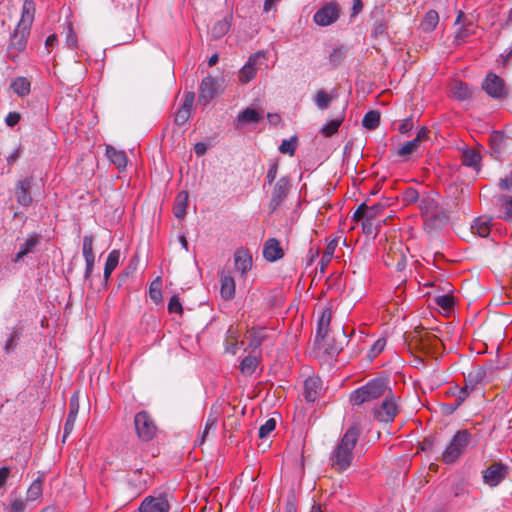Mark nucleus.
<instances>
[{
  "instance_id": "nucleus-43",
  "label": "nucleus",
  "mask_w": 512,
  "mask_h": 512,
  "mask_svg": "<svg viewBox=\"0 0 512 512\" xmlns=\"http://www.w3.org/2000/svg\"><path fill=\"white\" fill-rule=\"evenodd\" d=\"M436 304L445 311H449L454 305V299L451 295L445 294L435 298Z\"/></svg>"
},
{
  "instance_id": "nucleus-1",
  "label": "nucleus",
  "mask_w": 512,
  "mask_h": 512,
  "mask_svg": "<svg viewBox=\"0 0 512 512\" xmlns=\"http://www.w3.org/2000/svg\"><path fill=\"white\" fill-rule=\"evenodd\" d=\"M359 435L360 430L356 425L349 427L343 434L330 456V464L334 470L343 472L350 467Z\"/></svg>"
},
{
  "instance_id": "nucleus-42",
  "label": "nucleus",
  "mask_w": 512,
  "mask_h": 512,
  "mask_svg": "<svg viewBox=\"0 0 512 512\" xmlns=\"http://www.w3.org/2000/svg\"><path fill=\"white\" fill-rule=\"evenodd\" d=\"M276 428V421L273 418L268 419L260 428H259V438L265 439L267 438Z\"/></svg>"
},
{
  "instance_id": "nucleus-26",
  "label": "nucleus",
  "mask_w": 512,
  "mask_h": 512,
  "mask_svg": "<svg viewBox=\"0 0 512 512\" xmlns=\"http://www.w3.org/2000/svg\"><path fill=\"white\" fill-rule=\"evenodd\" d=\"M188 206V193L186 191H180L174 203V215L178 219H183L186 215V210Z\"/></svg>"
},
{
  "instance_id": "nucleus-3",
  "label": "nucleus",
  "mask_w": 512,
  "mask_h": 512,
  "mask_svg": "<svg viewBox=\"0 0 512 512\" xmlns=\"http://www.w3.org/2000/svg\"><path fill=\"white\" fill-rule=\"evenodd\" d=\"M389 390L388 383L383 379H374L356 389L350 395L352 405H361L385 395Z\"/></svg>"
},
{
  "instance_id": "nucleus-24",
  "label": "nucleus",
  "mask_w": 512,
  "mask_h": 512,
  "mask_svg": "<svg viewBox=\"0 0 512 512\" xmlns=\"http://www.w3.org/2000/svg\"><path fill=\"white\" fill-rule=\"evenodd\" d=\"M106 155L118 169H124L126 167L127 156L124 151L117 150L112 146H107Z\"/></svg>"
},
{
  "instance_id": "nucleus-6",
  "label": "nucleus",
  "mask_w": 512,
  "mask_h": 512,
  "mask_svg": "<svg viewBox=\"0 0 512 512\" xmlns=\"http://www.w3.org/2000/svg\"><path fill=\"white\" fill-rule=\"evenodd\" d=\"M398 400L394 395H386L385 400L374 411L376 419L385 423L392 422L400 410Z\"/></svg>"
},
{
  "instance_id": "nucleus-10",
  "label": "nucleus",
  "mask_w": 512,
  "mask_h": 512,
  "mask_svg": "<svg viewBox=\"0 0 512 512\" xmlns=\"http://www.w3.org/2000/svg\"><path fill=\"white\" fill-rule=\"evenodd\" d=\"M419 208L425 221H436L441 215V210L438 206L436 195L427 194L421 197Z\"/></svg>"
},
{
  "instance_id": "nucleus-59",
  "label": "nucleus",
  "mask_w": 512,
  "mask_h": 512,
  "mask_svg": "<svg viewBox=\"0 0 512 512\" xmlns=\"http://www.w3.org/2000/svg\"><path fill=\"white\" fill-rule=\"evenodd\" d=\"M217 422H218V414L210 413L206 420L204 429H206L208 431H210L211 429H214L217 425Z\"/></svg>"
},
{
  "instance_id": "nucleus-62",
  "label": "nucleus",
  "mask_w": 512,
  "mask_h": 512,
  "mask_svg": "<svg viewBox=\"0 0 512 512\" xmlns=\"http://www.w3.org/2000/svg\"><path fill=\"white\" fill-rule=\"evenodd\" d=\"M429 130L426 127H422L417 132V136L414 138L415 140H418V143L421 144L422 142L428 140Z\"/></svg>"
},
{
  "instance_id": "nucleus-40",
  "label": "nucleus",
  "mask_w": 512,
  "mask_h": 512,
  "mask_svg": "<svg viewBox=\"0 0 512 512\" xmlns=\"http://www.w3.org/2000/svg\"><path fill=\"white\" fill-rule=\"evenodd\" d=\"M315 104L316 106L321 109L325 110L329 107L332 96L329 95L325 90H319L315 95Z\"/></svg>"
},
{
  "instance_id": "nucleus-45",
  "label": "nucleus",
  "mask_w": 512,
  "mask_h": 512,
  "mask_svg": "<svg viewBox=\"0 0 512 512\" xmlns=\"http://www.w3.org/2000/svg\"><path fill=\"white\" fill-rule=\"evenodd\" d=\"M249 337H250V345L256 348L261 345V343L265 337V330L264 329L251 330V331H249Z\"/></svg>"
},
{
  "instance_id": "nucleus-17",
  "label": "nucleus",
  "mask_w": 512,
  "mask_h": 512,
  "mask_svg": "<svg viewBox=\"0 0 512 512\" xmlns=\"http://www.w3.org/2000/svg\"><path fill=\"white\" fill-rule=\"evenodd\" d=\"M220 294L223 299L231 300L235 296L236 284L230 273L222 271L220 273Z\"/></svg>"
},
{
  "instance_id": "nucleus-9",
  "label": "nucleus",
  "mask_w": 512,
  "mask_h": 512,
  "mask_svg": "<svg viewBox=\"0 0 512 512\" xmlns=\"http://www.w3.org/2000/svg\"><path fill=\"white\" fill-rule=\"evenodd\" d=\"M340 14L339 5L336 2H329L321 7L314 14V22L319 26H328L334 23Z\"/></svg>"
},
{
  "instance_id": "nucleus-41",
  "label": "nucleus",
  "mask_w": 512,
  "mask_h": 512,
  "mask_svg": "<svg viewBox=\"0 0 512 512\" xmlns=\"http://www.w3.org/2000/svg\"><path fill=\"white\" fill-rule=\"evenodd\" d=\"M503 219L512 221V196H503L500 198Z\"/></svg>"
},
{
  "instance_id": "nucleus-56",
  "label": "nucleus",
  "mask_w": 512,
  "mask_h": 512,
  "mask_svg": "<svg viewBox=\"0 0 512 512\" xmlns=\"http://www.w3.org/2000/svg\"><path fill=\"white\" fill-rule=\"evenodd\" d=\"M21 116L17 112H9L5 118V123L9 127H14L19 123Z\"/></svg>"
},
{
  "instance_id": "nucleus-36",
  "label": "nucleus",
  "mask_w": 512,
  "mask_h": 512,
  "mask_svg": "<svg viewBox=\"0 0 512 512\" xmlns=\"http://www.w3.org/2000/svg\"><path fill=\"white\" fill-rule=\"evenodd\" d=\"M78 409H79L78 403L74 400H71L70 411H69V414L67 416V419H66V422L64 425V436L68 435L73 430V427H74V424L76 421V417L78 414Z\"/></svg>"
},
{
  "instance_id": "nucleus-55",
  "label": "nucleus",
  "mask_w": 512,
  "mask_h": 512,
  "mask_svg": "<svg viewBox=\"0 0 512 512\" xmlns=\"http://www.w3.org/2000/svg\"><path fill=\"white\" fill-rule=\"evenodd\" d=\"M470 33V30L468 27H461L455 34V42L457 44H461L466 41Z\"/></svg>"
},
{
  "instance_id": "nucleus-52",
  "label": "nucleus",
  "mask_w": 512,
  "mask_h": 512,
  "mask_svg": "<svg viewBox=\"0 0 512 512\" xmlns=\"http://www.w3.org/2000/svg\"><path fill=\"white\" fill-rule=\"evenodd\" d=\"M191 112H189L187 109H179L175 114V122L178 125L185 124L188 119L190 118Z\"/></svg>"
},
{
  "instance_id": "nucleus-54",
  "label": "nucleus",
  "mask_w": 512,
  "mask_h": 512,
  "mask_svg": "<svg viewBox=\"0 0 512 512\" xmlns=\"http://www.w3.org/2000/svg\"><path fill=\"white\" fill-rule=\"evenodd\" d=\"M353 218L356 221H360L363 219H366L367 221H369L370 219H368L367 205L364 203L361 204L358 207V209L354 212Z\"/></svg>"
},
{
  "instance_id": "nucleus-44",
  "label": "nucleus",
  "mask_w": 512,
  "mask_h": 512,
  "mask_svg": "<svg viewBox=\"0 0 512 512\" xmlns=\"http://www.w3.org/2000/svg\"><path fill=\"white\" fill-rule=\"evenodd\" d=\"M336 247L337 242L335 240L328 243L321 257L322 265H326L332 260Z\"/></svg>"
},
{
  "instance_id": "nucleus-50",
  "label": "nucleus",
  "mask_w": 512,
  "mask_h": 512,
  "mask_svg": "<svg viewBox=\"0 0 512 512\" xmlns=\"http://www.w3.org/2000/svg\"><path fill=\"white\" fill-rule=\"evenodd\" d=\"M384 208H385V205L381 204V203L367 206L368 219L372 220L375 217L379 216L382 213Z\"/></svg>"
},
{
  "instance_id": "nucleus-12",
  "label": "nucleus",
  "mask_w": 512,
  "mask_h": 512,
  "mask_svg": "<svg viewBox=\"0 0 512 512\" xmlns=\"http://www.w3.org/2000/svg\"><path fill=\"white\" fill-rule=\"evenodd\" d=\"M169 502L164 495L148 496L144 498L139 507V512H168Z\"/></svg>"
},
{
  "instance_id": "nucleus-2",
  "label": "nucleus",
  "mask_w": 512,
  "mask_h": 512,
  "mask_svg": "<svg viewBox=\"0 0 512 512\" xmlns=\"http://www.w3.org/2000/svg\"><path fill=\"white\" fill-rule=\"evenodd\" d=\"M35 4L32 0H25L22 6L21 18L17 24L14 33L11 36L9 51L15 50L17 53L24 50L27 44V38L30 28L34 21Z\"/></svg>"
},
{
  "instance_id": "nucleus-58",
  "label": "nucleus",
  "mask_w": 512,
  "mask_h": 512,
  "mask_svg": "<svg viewBox=\"0 0 512 512\" xmlns=\"http://www.w3.org/2000/svg\"><path fill=\"white\" fill-rule=\"evenodd\" d=\"M66 43L72 49L77 47V35L73 31L71 25H69V27H68V34H67V37H66Z\"/></svg>"
},
{
  "instance_id": "nucleus-21",
  "label": "nucleus",
  "mask_w": 512,
  "mask_h": 512,
  "mask_svg": "<svg viewBox=\"0 0 512 512\" xmlns=\"http://www.w3.org/2000/svg\"><path fill=\"white\" fill-rule=\"evenodd\" d=\"M332 319V312L330 309H325L321 313V316L318 320L317 331H316V341L323 340L329 332V326Z\"/></svg>"
},
{
  "instance_id": "nucleus-34",
  "label": "nucleus",
  "mask_w": 512,
  "mask_h": 512,
  "mask_svg": "<svg viewBox=\"0 0 512 512\" xmlns=\"http://www.w3.org/2000/svg\"><path fill=\"white\" fill-rule=\"evenodd\" d=\"M259 360L256 356H247L240 363V371L243 375H252L258 367Z\"/></svg>"
},
{
  "instance_id": "nucleus-47",
  "label": "nucleus",
  "mask_w": 512,
  "mask_h": 512,
  "mask_svg": "<svg viewBox=\"0 0 512 512\" xmlns=\"http://www.w3.org/2000/svg\"><path fill=\"white\" fill-rule=\"evenodd\" d=\"M150 297L154 302H159L161 299V282L159 279L153 281L149 289Z\"/></svg>"
},
{
  "instance_id": "nucleus-32",
  "label": "nucleus",
  "mask_w": 512,
  "mask_h": 512,
  "mask_svg": "<svg viewBox=\"0 0 512 512\" xmlns=\"http://www.w3.org/2000/svg\"><path fill=\"white\" fill-rule=\"evenodd\" d=\"M42 484L43 480L41 477H38L34 480L27 490L26 501L34 502L38 501L42 497Z\"/></svg>"
},
{
  "instance_id": "nucleus-60",
  "label": "nucleus",
  "mask_w": 512,
  "mask_h": 512,
  "mask_svg": "<svg viewBox=\"0 0 512 512\" xmlns=\"http://www.w3.org/2000/svg\"><path fill=\"white\" fill-rule=\"evenodd\" d=\"M499 187L502 190H511L512 189V172L507 175L505 178L500 179Z\"/></svg>"
},
{
  "instance_id": "nucleus-14",
  "label": "nucleus",
  "mask_w": 512,
  "mask_h": 512,
  "mask_svg": "<svg viewBox=\"0 0 512 512\" xmlns=\"http://www.w3.org/2000/svg\"><path fill=\"white\" fill-rule=\"evenodd\" d=\"M32 187V178H25L19 180L15 186V196L19 205L23 207H29L32 202V196L30 194V189Z\"/></svg>"
},
{
  "instance_id": "nucleus-18",
  "label": "nucleus",
  "mask_w": 512,
  "mask_h": 512,
  "mask_svg": "<svg viewBox=\"0 0 512 512\" xmlns=\"http://www.w3.org/2000/svg\"><path fill=\"white\" fill-rule=\"evenodd\" d=\"M263 256L269 262H274L284 256L283 249L275 238L268 239L263 247Z\"/></svg>"
},
{
  "instance_id": "nucleus-30",
  "label": "nucleus",
  "mask_w": 512,
  "mask_h": 512,
  "mask_svg": "<svg viewBox=\"0 0 512 512\" xmlns=\"http://www.w3.org/2000/svg\"><path fill=\"white\" fill-rule=\"evenodd\" d=\"M120 260L119 250H112L107 257L105 268H104V279L107 281L112 272L116 269Z\"/></svg>"
},
{
  "instance_id": "nucleus-49",
  "label": "nucleus",
  "mask_w": 512,
  "mask_h": 512,
  "mask_svg": "<svg viewBox=\"0 0 512 512\" xmlns=\"http://www.w3.org/2000/svg\"><path fill=\"white\" fill-rule=\"evenodd\" d=\"M168 311L181 315L183 312L182 304L178 296H172L168 303Z\"/></svg>"
},
{
  "instance_id": "nucleus-7",
  "label": "nucleus",
  "mask_w": 512,
  "mask_h": 512,
  "mask_svg": "<svg viewBox=\"0 0 512 512\" xmlns=\"http://www.w3.org/2000/svg\"><path fill=\"white\" fill-rule=\"evenodd\" d=\"M265 59L266 53L262 51L250 56L247 63L239 72V81L241 83H248L251 81L255 77L257 70H259L263 65V61Z\"/></svg>"
},
{
  "instance_id": "nucleus-22",
  "label": "nucleus",
  "mask_w": 512,
  "mask_h": 512,
  "mask_svg": "<svg viewBox=\"0 0 512 512\" xmlns=\"http://www.w3.org/2000/svg\"><path fill=\"white\" fill-rule=\"evenodd\" d=\"M40 243V237L36 233L30 234L23 244L20 245L19 251L15 255V262L21 260L24 256L34 250V248Z\"/></svg>"
},
{
  "instance_id": "nucleus-57",
  "label": "nucleus",
  "mask_w": 512,
  "mask_h": 512,
  "mask_svg": "<svg viewBox=\"0 0 512 512\" xmlns=\"http://www.w3.org/2000/svg\"><path fill=\"white\" fill-rule=\"evenodd\" d=\"M385 345H386V340L380 338L378 339L377 341H375V343L373 344L372 348H371V355L373 357L377 356L378 354H380L384 348H385Z\"/></svg>"
},
{
  "instance_id": "nucleus-13",
  "label": "nucleus",
  "mask_w": 512,
  "mask_h": 512,
  "mask_svg": "<svg viewBox=\"0 0 512 512\" xmlns=\"http://www.w3.org/2000/svg\"><path fill=\"white\" fill-rule=\"evenodd\" d=\"M253 265L252 255L249 250L240 248L234 253L235 270L240 273L241 277L246 278V274L251 270Z\"/></svg>"
},
{
  "instance_id": "nucleus-46",
  "label": "nucleus",
  "mask_w": 512,
  "mask_h": 512,
  "mask_svg": "<svg viewBox=\"0 0 512 512\" xmlns=\"http://www.w3.org/2000/svg\"><path fill=\"white\" fill-rule=\"evenodd\" d=\"M26 503L20 497H12L7 512H24Z\"/></svg>"
},
{
  "instance_id": "nucleus-15",
  "label": "nucleus",
  "mask_w": 512,
  "mask_h": 512,
  "mask_svg": "<svg viewBox=\"0 0 512 512\" xmlns=\"http://www.w3.org/2000/svg\"><path fill=\"white\" fill-rule=\"evenodd\" d=\"M289 187L290 185L288 179L281 178L277 181L272 192L271 201L269 203L271 211H275L284 201L288 194Z\"/></svg>"
},
{
  "instance_id": "nucleus-38",
  "label": "nucleus",
  "mask_w": 512,
  "mask_h": 512,
  "mask_svg": "<svg viewBox=\"0 0 512 512\" xmlns=\"http://www.w3.org/2000/svg\"><path fill=\"white\" fill-rule=\"evenodd\" d=\"M420 144L418 143V140H411L405 142L399 149L397 150V155L402 158H407L414 152H416L419 148Z\"/></svg>"
},
{
  "instance_id": "nucleus-33",
  "label": "nucleus",
  "mask_w": 512,
  "mask_h": 512,
  "mask_svg": "<svg viewBox=\"0 0 512 512\" xmlns=\"http://www.w3.org/2000/svg\"><path fill=\"white\" fill-rule=\"evenodd\" d=\"M472 232L480 237H487L490 233V220L487 218H477L472 227Z\"/></svg>"
},
{
  "instance_id": "nucleus-23",
  "label": "nucleus",
  "mask_w": 512,
  "mask_h": 512,
  "mask_svg": "<svg viewBox=\"0 0 512 512\" xmlns=\"http://www.w3.org/2000/svg\"><path fill=\"white\" fill-rule=\"evenodd\" d=\"M439 23V14L435 10H429L424 15L420 25L419 29L423 33H431L435 30Z\"/></svg>"
},
{
  "instance_id": "nucleus-64",
  "label": "nucleus",
  "mask_w": 512,
  "mask_h": 512,
  "mask_svg": "<svg viewBox=\"0 0 512 512\" xmlns=\"http://www.w3.org/2000/svg\"><path fill=\"white\" fill-rule=\"evenodd\" d=\"M9 474H10V469L8 467H2L0 469V488H2L4 486V484L6 483L8 477H9Z\"/></svg>"
},
{
  "instance_id": "nucleus-19",
  "label": "nucleus",
  "mask_w": 512,
  "mask_h": 512,
  "mask_svg": "<svg viewBox=\"0 0 512 512\" xmlns=\"http://www.w3.org/2000/svg\"><path fill=\"white\" fill-rule=\"evenodd\" d=\"M82 253L86 262V277H89L93 271L95 263V255L93 252V237L91 235L84 236Z\"/></svg>"
},
{
  "instance_id": "nucleus-35",
  "label": "nucleus",
  "mask_w": 512,
  "mask_h": 512,
  "mask_svg": "<svg viewBox=\"0 0 512 512\" xmlns=\"http://www.w3.org/2000/svg\"><path fill=\"white\" fill-rule=\"evenodd\" d=\"M230 19L231 17H225L222 20L217 21L213 25L211 29V34L214 38H221L229 31L231 26Z\"/></svg>"
},
{
  "instance_id": "nucleus-31",
  "label": "nucleus",
  "mask_w": 512,
  "mask_h": 512,
  "mask_svg": "<svg viewBox=\"0 0 512 512\" xmlns=\"http://www.w3.org/2000/svg\"><path fill=\"white\" fill-rule=\"evenodd\" d=\"M451 93L455 98L459 100H465L470 97L471 89L467 84L455 80L451 84Z\"/></svg>"
},
{
  "instance_id": "nucleus-39",
  "label": "nucleus",
  "mask_w": 512,
  "mask_h": 512,
  "mask_svg": "<svg viewBox=\"0 0 512 512\" xmlns=\"http://www.w3.org/2000/svg\"><path fill=\"white\" fill-rule=\"evenodd\" d=\"M344 120V117H339V118H336V119H333L331 121H329L327 124H325L323 126V128L321 129V133L323 136L325 137H330L332 135H334L339 127L341 126L342 122Z\"/></svg>"
},
{
  "instance_id": "nucleus-29",
  "label": "nucleus",
  "mask_w": 512,
  "mask_h": 512,
  "mask_svg": "<svg viewBox=\"0 0 512 512\" xmlns=\"http://www.w3.org/2000/svg\"><path fill=\"white\" fill-rule=\"evenodd\" d=\"M11 88L19 97H25L30 93L31 83L25 77H17L12 81Z\"/></svg>"
},
{
  "instance_id": "nucleus-4",
  "label": "nucleus",
  "mask_w": 512,
  "mask_h": 512,
  "mask_svg": "<svg viewBox=\"0 0 512 512\" xmlns=\"http://www.w3.org/2000/svg\"><path fill=\"white\" fill-rule=\"evenodd\" d=\"M470 435L467 431H458L442 454L445 463L455 462L464 452L469 443Z\"/></svg>"
},
{
  "instance_id": "nucleus-11",
  "label": "nucleus",
  "mask_w": 512,
  "mask_h": 512,
  "mask_svg": "<svg viewBox=\"0 0 512 512\" xmlns=\"http://www.w3.org/2000/svg\"><path fill=\"white\" fill-rule=\"evenodd\" d=\"M507 472L506 465L494 463L483 471V481L490 487H495L506 477Z\"/></svg>"
},
{
  "instance_id": "nucleus-20",
  "label": "nucleus",
  "mask_w": 512,
  "mask_h": 512,
  "mask_svg": "<svg viewBox=\"0 0 512 512\" xmlns=\"http://www.w3.org/2000/svg\"><path fill=\"white\" fill-rule=\"evenodd\" d=\"M322 382L318 377H308L304 382V396L309 402H314L320 395Z\"/></svg>"
},
{
  "instance_id": "nucleus-63",
  "label": "nucleus",
  "mask_w": 512,
  "mask_h": 512,
  "mask_svg": "<svg viewBox=\"0 0 512 512\" xmlns=\"http://www.w3.org/2000/svg\"><path fill=\"white\" fill-rule=\"evenodd\" d=\"M278 165L276 163H273L270 165L268 172H267V180L269 183H272L277 175Z\"/></svg>"
},
{
  "instance_id": "nucleus-27",
  "label": "nucleus",
  "mask_w": 512,
  "mask_h": 512,
  "mask_svg": "<svg viewBox=\"0 0 512 512\" xmlns=\"http://www.w3.org/2000/svg\"><path fill=\"white\" fill-rule=\"evenodd\" d=\"M239 331L230 327L227 331V336L225 340V350L226 352L235 355L239 350Z\"/></svg>"
},
{
  "instance_id": "nucleus-28",
  "label": "nucleus",
  "mask_w": 512,
  "mask_h": 512,
  "mask_svg": "<svg viewBox=\"0 0 512 512\" xmlns=\"http://www.w3.org/2000/svg\"><path fill=\"white\" fill-rule=\"evenodd\" d=\"M263 115L253 108H246L238 114L237 120L241 124L258 123Z\"/></svg>"
},
{
  "instance_id": "nucleus-61",
  "label": "nucleus",
  "mask_w": 512,
  "mask_h": 512,
  "mask_svg": "<svg viewBox=\"0 0 512 512\" xmlns=\"http://www.w3.org/2000/svg\"><path fill=\"white\" fill-rule=\"evenodd\" d=\"M413 127L412 120L410 118H407L402 121V123L399 126V132L402 134H407Z\"/></svg>"
},
{
  "instance_id": "nucleus-5",
  "label": "nucleus",
  "mask_w": 512,
  "mask_h": 512,
  "mask_svg": "<svg viewBox=\"0 0 512 512\" xmlns=\"http://www.w3.org/2000/svg\"><path fill=\"white\" fill-rule=\"evenodd\" d=\"M134 425L137 436L142 441L152 440L157 433V426L146 411H141L135 415Z\"/></svg>"
},
{
  "instance_id": "nucleus-37",
  "label": "nucleus",
  "mask_w": 512,
  "mask_h": 512,
  "mask_svg": "<svg viewBox=\"0 0 512 512\" xmlns=\"http://www.w3.org/2000/svg\"><path fill=\"white\" fill-rule=\"evenodd\" d=\"M362 124L366 129H369V130L376 129L380 124V113L375 110L367 112L364 115Z\"/></svg>"
},
{
  "instance_id": "nucleus-53",
  "label": "nucleus",
  "mask_w": 512,
  "mask_h": 512,
  "mask_svg": "<svg viewBox=\"0 0 512 512\" xmlns=\"http://www.w3.org/2000/svg\"><path fill=\"white\" fill-rule=\"evenodd\" d=\"M194 100H195L194 93L193 92H186L184 94L183 104H182V106L180 108L181 109H187L189 112H191L193 104H194Z\"/></svg>"
},
{
  "instance_id": "nucleus-8",
  "label": "nucleus",
  "mask_w": 512,
  "mask_h": 512,
  "mask_svg": "<svg viewBox=\"0 0 512 512\" xmlns=\"http://www.w3.org/2000/svg\"><path fill=\"white\" fill-rule=\"evenodd\" d=\"M482 88L494 99H503L508 94L504 81L494 73L487 74L482 83Z\"/></svg>"
},
{
  "instance_id": "nucleus-51",
  "label": "nucleus",
  "mask_w": 512,
  "mask_h": 512,
  "mask_svg": "<svg viewBox=\"0 0 512 512\" xmlns=\"http://www.w3.org/2000/svg\"><path fill=\"white\" fill-rule=\"evenodd\" d=\"M295 141L293 139L291 140H284L280 147H279V150L281 153L283 154H289V155H293L294 152H295Z\"/></svg>"
},
{
  "instance_id": "nucleus-25",
  "label": "nucleus",
  "mask_w": 512,
  "mask_h": 512,
  "mask_svg": "<svg viewBox=\"0 0 512 512\" xmlns=\"http://www.w3.org/2000/svg\"><path fill=\"white\" fill-rule=\"evenodd\" d=\"M481 154L477 149L467 148L462 153V163L476 170L480 168Z\"/></svg>"
},
{
  "instance_id": "nucleus-48",
  "label": "nucleus",
  "mask_w": 512,
  "mask_h": 512,
  "mask_svg": "<svg viewBox=\"0 0 512 512\" xmlns=\"http://www.w3.org/2000/svg\"><path fill=\"white\" fill-rule=\"evenodd\" d=\"M419 199V193L415 188L409 187L403 192V201L406 204H411Z\"/></svg>"
},
{
  "instance_id": "nucleus-16",
  "label": "nucleus",
  "mask_w": 512,
  "mask_h": 512,
  "mask_svg": "<svg viewBox=\"0 0 512 512\" xmlns=\"http://www.w3.org/2000/svg\"><path fill=\"white\" fill-rule=\"evenodd\" d=\"M218 89V83L212 76L205 77L200 85L199 102L207 105L215 96Z\"/></svg>"
}]
</instances>
